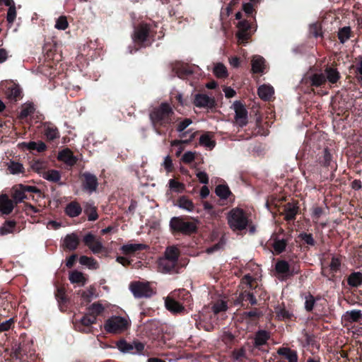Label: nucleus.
<instances>
[{
  "instance_id": "nucleus-1",
  "label": "nucleus",
  "mask_w": 362,
  "mask_h": 362,
  "mask_svg": "<svg viewBox=\"0 0 362 362\" xmlns=\"http://www.w3.org/2000/svg\"><path fill=\"white\" fill-rule=\"evenodd\" d=\"M149 117L154 125L167 127L174 122L175 112L170 103L163 102L159 106L153 108Z\"/></svg>"
},
{
  "instance_id": "nucleus-2",
  "label": "nucleus",
  "mask_w": 362,
  "mask_h": 362,
  "mask_svg": "<svg viewBox=\"0 0 362 362\" xmlns=\"http://www.w3.org/2000/svg\"><path fill=\"white\" fill-rule=\"evenodd\" d=\"M228 223L233 230H243L248 225V218L244 211L239 208L231 209L227 216Z\"/></svg>"
},
{
  "instance_id": "nucleus-3",
  "label": "nucleus",
  "mask_w": 362,
  "mask_h": 362,
  "mask_svg": "<svg viewBox=\"0 0 362 362\" xmlns=\"http://www.w3.org/2000/svg\"><path fill=\"white\" fill-rule=\"evenodd\" d=\"M130 326L129 320L121 316H112L104 325L105 330L108 333L119 334L127 330Z\"/></svg>"
},
{
  "instance_id": "nucleus-4",
  "label": "nucleus",
  "mask_w": 362,
  "mask_h": 362,
  "mask_svg": "<svg viewBox=\"0 0 362 362\" xmlns=\"http://www.w3.org/2000/svg\"><path fill=\"white\" fill-rule=\"evenodd\" d=\"M170 226L173 231L183 234H190L197 229V226L194 223L185 221L180 217L172 218L170 221Z\"/></svg>"
},
{
  "instance_id": "nucleus-5",
  "label": "nucleus",
  "mask_w": 362,
  "mask_h": 362,
  "mask_svg": "<svg viewBox=\"0 0 362 362\" xmlns=\"http://www.w3.org/2000/svg\"><path fill=\"white\" fill-rule=\"evenodd\" d=\"M117 348L123 354H139L144 349V344L138 341L131 342L120 339L116 344Z\"/></svg>"
},
{
  "instance_id": "nucleus-6",
  "label": "nucleus",
  "mask_w": 362,
  "mask_h": 362,
  "mask_svg": "<svg viewBox=\"0 0 362 362\" xmlns=\"http://www.w3.org/2000/svg\"><path fill=\"white\" fill-rule=\"evenodd\" d=\"M275 269L283 278H288L299 273V268L296 264L291 265L285 260L276 263Z\"/></svg>"
},
{
  "instance_id": "nucleus-7",
  "label": "nucleus",
  "mask_w": 362,
  "mask_h": 362,
  "mask_svg": "<svg viewBox=\"0 0 362 362\" xmlns=\"http://www.w3.org/2000/svg\"><path fill=\"white\" fill-rule=\"evenodd\" d=\"M130 290L136 298L151 297L153 291L148 283L134 282L130 284Z\"/></svg>"
},
{
  "instance_id": "nucleus-8",
  "label": "nucleus",
  "mask_w": 362,
  "mask_h": 362,
  "mask_svg": "<svg viewBox=\"0 0 362 362\" xmlns=\"http://www.w3.org/2000/svg\"><path fill=\"white\" fill-rule=\"evenodd\" d=\"M83 243L94 254L100 253L104 248L101 239L90 233L83 237Z\"/></svg>"
},
{
  "instance_id": "nucleus-9",
  "label": "nucleus",
  "mask_w": 362,
  "mask_h": 362,
  "mask_svg": "<svg viewBox=\"0 0 362 362\" xmlns=\"http://www.w3.org/2000/svg\"><path fill=\"white\" fill-rule=\"evenodd\" d=\"M235 119L239 126H245L247 123V112L245 107L240 102L234 103Z\"/></svg>"
},
{
  "instance_id": "nucleus-10",
  "label": "nucleus",
  "mask_w": 362,
  "mask_h": 362,
  "mask_svg": "<svg viewBox=\"0 0 362 362\" xmlns=\"http://www.w3.org/2000/svg\"><path fill=\"white\" fill-rule=\"evenodd\" d=\"M149 33V27L147 24L140 25L134 31L133 40L135 42H144Z\"/></svg>"
},
{
  "instance_id": "nucleus-11",
  "label": "nucleus",
  "mask_w": 362,
  "mask_h": 362,
  "mask_svg": "<svg viewBox=\"0 0 362 362\" xmlns=\"http://www.w3.org/2000/svg\"><path fill=\"white\" fill-rule=\"evenodd\" d=\"M18 146L23 150L36 151L39 153L45 151L47 148L45 144L42 141L22 142L18 144Z\"/></svg>"
},
{
  "instance_id": "nucleus-12",
  "label": "nucleus",
  "mask_w": 362,
  "mask_h": 362,
  "mask_svg": "<svg viewBox=\"0 0 362 362\" xmlns=\"http://www.w3.org/2000/svg\"><path fill=\"white\" fill-rule=\"evenodd\" d=\"M15 204L6 194L0 195V212L2 214H10L14 209Z\"/></svg>"
},
{
  "instance_id": "nucleus-13",
  "label": "nucleus",
  "mask_w": 362,
  "mask_h": 362,
  "mask_svg": "<svg viewBox=\"0 0 362 362\" xmlns=\"http://www.w3.org/2000/svg\"><path fill=\"white\" fill-rule=\"evenodd\" d=\"M174 294L168 296L165 298V306L168 310L173 313H182L185 308L173 298Z\"/></svg>"
},
{
  "instance_id": "nucleus-14",
  "label": "nucleus",
  "mask_w": 362,
  "mask_h": 362,
  "mask_svg": "<svg viewBox=\"0 0 362 362\" xmlns=\"http://www.w3.org/2000/svg\"><path fill=\"white\" fill-rule=\"evenodd\" d=\"M214 99L206 94H197L194 103L198 107H211L214 105Z\"/></svg>"
},
{
  "instance_id": "nucleus-15",
  "label": "nucleus",
  "mask_w": 362,
  "mask_h": 362,
  "mask_svg": "<svg viewBox=\"0 0 362 362\" xmlns=\"http://www.w3.org/2000/svg\"><path fill=\"white\" fill-rule=\"evenodd\" d=\"M177 264L176 262L160 257L158 261V269L163 274L171 273L175 271Z\"/></svg>"
},
{
  "instance_id": "nucleus-16",
  "label": "nucleus",
  "mask_w": 362,
  "mask_h": 362,
  "mask_svg": "<svg viewBox=\"0 0 362 362\" xmlns=\"http://www.w3.org/2000/svg\"><path fill=\"white\" fill-rule=\"evenodd\" d=\"M79 244V238L76 233H70L65 236L63 240V247L69 250H74Z\"/></svg>"
},
{
  "instance_id": "nucleus-17",
  "label": "nucleus",
  "mask_w": 362,
  "mask_h": 362,
  "mask_svg": "<svg viewBox=\"0 0 362 362\" xmlns=\"http://www.w3.org/2000/svg\"><path fill=\"white\" fill-rule=\"evenodd\" d=\"M83 176L85 178L84 188L90 193L95 191L98 187L97 177L89 173H83Z\"/></svg>"
},
{
  "instance_id": "nucleus-18",
  "label": "nucleus",
  "mask_w": 362,
  "mask_h": 362,
  "mask_svg": "<svg viewBox=\"0 0 362 362\" xmlns=\"http://www.w3.org/2000/svg\"><path fill=\"white\" fill-rule=\"evenodd\" d=\"M57 158L70 166L74 165L77 160L76 158L74 156L73 153L68 148L60 151L58 154Z\"/></svg>"
},
{
  "instance_id": "nucleus-19",
  "label": "nucleus",
  "mask_w": 362,
  "mask_h": 362,
  "mask_svg": "<svg viewBox=\"0 0 362 362\" xmlns=\"http://www.w3.org/2000/svg\"><path fill=\"white\" fill-rule=\"evenodd\" d=\"M48 163L43 160H35L30 163V168L41 177L48 169Z\"/></svg>"
},
{
  "instance_id": "nucleus-20",
  "label": "nucleus",
  "mask_w": 362,
  "mask_h": 362,
  "mask_svg": "<svg viewBox=\"0 0 362 362\" xmlns=\"http://www.w3.org/2000/svg\"><path fill=\"white\" fill-rule=\"evenodd\" d=\"M179 255V249L175 245H171L166 247L162 258L177 263Z\"/></svg>"
},
{
  "instance_id": "nucleus-21",
  "label": "nucleus",
  "mask_w": 362,
  "mask_h": 362,
  "mask_svg": "<svg viewBox=\"0 0 362 362\" xmlns=\"http://www.w3.org/2000/svg\"><path fill=\"white\" fill-rule=\"evenodd\" d=\"M257 93L260 98L264 100H269L273 96L274 90L272 86L264 84L259 87Z\"/></svg>"
},
{
  "instance_id": "nucleus-22",
  "label": "nucleus",
  "mask_w": 362,
  "mask_h": 362,
  "mask_svg": "<svg viewBox=\"0 0 362 362\" xmlns=\"http://www.w3.org/2000/svg\"><path fill=\"white\" fill-rule=\"evenodd\" d=\"M177 206L188 212H192L195 209L192 201L185 196L180 197L177 199Z\"/></svg>"
},
{
  "instance_id": "nucleus-23",
  "label": "nucleus",
  "mask_w": 362,
  "mask_h": 362,
  "mask_svg": "<svg viewBox=\"0 0 362 362\" xmlns=\"http://www.w3.org/2000/svg\"><path fill=\"white\" fill-rule=\"evenodd\" d=\"M278 354L284 356L288 362H298V355L296 351L289 348H280L277 351Z\"/></svg>"
},
{
  "instance_id": "nucleus-24",
  "label": "nucleus",
  "mask_w": 362,
  "mask_h": 362,
  "mask_svg": "<svg viewBox=\"0 0 362 362\" xmlns=\"http://www.w3.org/2000/svg\"><path fill=\"white\" fill-rule=\"evenodd\" d=\"M264 59L259 55L253 57L252 59V70L254 73L263 72L264 69Z\"/></svg>"
},
{
  "instance_id": "nucleus-25",
  "label": "nucleus",
  "mask_w": 362,
  "mask_h": 362,
  "mask_svg": "<svg viewBox=\"0 0 362 362\" xmlns=\"http://www.w3.org/2000/svg\"><path fill=\"white\" fill-rule=\"evenodd\" d=\"M12 199L15 204L22 202L25 199L27 198L25 193L23 189L19 188V185L14 186L12 188Z\"/></svg>"
},
{
  "instance_id": "nucleus-26",
  "label": "nucleus",
  "mask_w": 362,
  "mask_h": 362,
  "mask_svg": "<svg viewBox=\"0 0 362 362\" xmlns=\"http://www.w3.org/2000/svg\"><path fill=\"white\" fill-rule=\"evenodd\" d=\"M146 247L145 245L139 243H129L124 245L121 250L125 255H131L136 251L142 250Z\"/></svg>"
},
{
  "instance_id": "nucleus-27",
  "label": "nucleus",
  "mask_w": 362,
  "mask_h": 362,
  "mask_svg": "<svg viewBox=\"0 0 362 362\" xmlns=\"http://www.w3.org/2000/svg\"><path fill=\"white\" fill-rule=\"evenodd\" d=\"M45 135L48 140L53 141L59 137V132L55 126L46 124L45 125Z\"/></svg>"
},
{
  "instance_id": "nucleus-28",
  "label": "nucleus",
  "mask_w": 362,
  "mask_h": 362,
  "mask_svg": "<svg viewBox=\"0 0 362 362\" xmlns=\"http://www.w3.org/2000/svg\"><path fill=\"white\" fill-rule=\"evenodd\" d=\"M82 209L80 204L73 202L69 204L65 209L66 214L70 217H76L81 213Z\"/></svg>"
},
{
  "instance_id": "nucleus-29",
  "label": "nucleus",
  "mask_w": 362,
  "mask_h": 362,
  "mask_svg": "<svg viewBox=\"0 0 362 362\" xmlns=\"http://www.w3.org/2000/svg\"><path fill=\"white\" fill-rule=\"evenodd\" d=\"M213 73L218 78H226L228 76L226 66L220 62L214 64Z\"/></svg>"
},
{
  "instance_id": "nucleus-30",
  "label": "nucleus",
  "mask_w": 362,
  "mask_h": 362,
  "mask_svg": "<svg viewBox=\"0 0 362 362\" xmlns=\"http://www.w3.org/2000/svg\"><path fill=\"white\" fill-rule=\"evenodd\" d=\"M325 76L326 81H328L331 83H335L339 78V71L334 68L327 67L325 71Z\"/></svg>"
},
{
  "instance_id": "nucleus-31",
  "label": "nucleus",
  "mask_w": 362,
  "mask_h": 362,
  "mask_svg": "<svg viewBox=\"0 0 362 362\" xmlns=\"http://www.w3.org/2000/svg\"><path fill=\"white\" fill-rule=\"evenodd\" d=\"M348 284L352 287H357L362 284V273L353 272L348 277Z\"/></svg>"
},
{
  "instance_id": "nucleus-32",
  "label": "nucleus",
  "mask_w": 362,
  "mask_h": 362,
  "mask_svg": "<svg viewBox=\"0 0 362 362\" xmlns=\"http://www.w3.org/2000/svg\"><path fill=\"white\" fill-rule=\"evenodd\" d=\"M42 177L49 182H57L61 179V174L57 170H47Z\"/></svg>"
},
{
  "instance_id": "nucleus-33",
  "label": "nucleus",
  "mask_w": 362,
  "mask_h": 362,
  "mask_svg": "<svg viewBox=\"0 0 362 362\" xmlns=\"http://www.w3.org/2000/svg\"><path fill=\"white\" fill-rule=\"evenodd\" d=\"M84 213L88 216V219L90 221H95L98 217L96 207L90 203L85 205Z\"/></svg>"
},
{
  "instance_id": "nucleus-34",
  "label": "nucleus",
  "mask_w": 362,
  "mask_h": 362,
  "mask_svg": "<svg viewBox=\"0 0 362 362\" xmlns=\"http://www.w3.org/2000/svg\"><path fill=\"white\" fill-rule=\"evenodd\" d=\"M8 170L12 175L24 173L25 171L23 164L16 161H10L8 163Z\"/></svg>"
},
{
  "instance_id": "nucleus-35",
  "label": "nucleus",
  "mask_w": 362,
  "mask_h": 362,
  "mask_svg": "<svg viewBox=\"0 0 362 362\" xmlns=\"http://www.w3.org/2000/svg\"><path fill=\"white\" fill-rule=\"evenodd\" d=\"M69 281L72 284H81L82 285H84L86 279L83 273L78 271H74L69 274Z\"/></svg>"
},
{
  "instance_id": "nucleus-36",
  "label": "nucleus",
  "mask_w": 362,
  "mask_h": 362,
  "mask_svg": "<svg viewBox=\"0 0 362 362\" xmlns=\"http://www.w3.org/2000/svg\"><path fill=\"white\" fill-rule=\"evenodd\" d=\"M16 223L14 221H7L0 227V235H5L13 232Z\"/></svg>"
},
{
  "instance_id": "nucleus-37",
  "label": "nucleus",
  "mask_w": 362,
  "mask_h": 362,
  "mask_svg": "<svg viewBox=\"0 0 362 362\" xmlns=\"http://www.w3.org/2000/svg\"><path fill=\"white\" fill-rule=\"evenodd\" d=\"M97 297L96 289L93 286H90L81 293V298L86 302H90Z\"/></svg>"
},
{
  "instance_id": "nucleus-38",
  "label": "nucleus",
  "mask_w": 362,
  "mask_h": 362,
  "mask_svg": "<svg viewBox=\"0 0 362 362\" xmlns=\"http://www.w3.org/2000/svg\"><path fill=\"white\" fill-rule=\"evenodd\" d=\"M269 333L266 331H259L255 338V344L257 346H262L266 344L269 339Z\"/></svg>"
},
{
  "instance_id": "nucleus-39",
  "label": "nucleus",
  "mask_w": 362,
  "mask_h": 362,
  "mask_svg": "<svg viewBox=\"0 0 362 362\" xmlns=\"http://www.w3.org/2000/svg\"><path fill=\"white\" fill-rule=\"evenodd\" d=\"M79 262L81 264L86 265L91 269H96L98 268L97 262L92 257L81 256L79 259Z\"/></svg>"
},
{
  "instance_id": "nucleus-40",
  "label": "nucleus",
  "mask_w": 362,
  "mask_h": 362,
  "mask_svg": "<svg viewBox=\"0 0 362 362\" xmlns=\"http://www.w3.org/2000/svg\"><path fill=\"white\" fill-rule=\"evenodd\" d=\"M215 192L222 199H226L230 194L228 187L223 185H218L216 187Z\"/></svg>"
},
{
  "instance_id": "nucleus-41",
  "label": "nucleus",
  "mask_w": 362,
  "mask_h": 362,
  "mask_svg": "<svg viewBox=\"0 0 362 362\" xmlns=\"http://www.w3.org/2000/svg\"><path fill=\"white\" fill-rule=\"evenodd\" d=\"M199 144L209 149H212L215 146V141L208 134H203L199 138Z\"/></svg>"
},
{
  "instance_id": "nucleus-42",
  "label": "nucleus",
  "mask_w": 362,
  "mask_h": 362,
  "mask_svg": "<svg viewBox=\"0 0 362 362\" xmlns=\"http://www.w3.org/2000/svg\"><path fill=\"white\" fill-rule=\"evenodd\" d=\"M192 123V121L191 119L186 118L178 124L177 127V131L178 132L181 133L180 136L185 137L187 136V134L188 133V132H184V130L187 127H188Z\"/></svg>"
},
{
  "instance_id": "nucleus-43",
  "label": "nucleus",
  "mask_w": 362,
  "mask_h": 362,
  "mask_svg": "<svg viewBox=\"0 0 362 362\" xmlns=\"http://www.w3.org/2000/svg\"><path fill=\"white\" fill-rule=\"evenodd\" d=\"M35 111L34 105L31 103L25 104L20 112V118L23 119L33 114Z\"/></svg>"
},
{
  "instance_id": "nucleus-44",
  "label": "nucleus",
  "mask_w": 362,
  "mask_h": 362,
  "mask_svg": "<svg viewBox=\"0 0 362 362\" xmlns=\"http://www.w3.org/2000/svg\"><path fill=\"white\" fill-rule=\"evenodd\" d=\"M104 310V306L100 303H94L88 308L89 313L91 315H94L95 317L101 314Z\"/></svg>"
},
{
  "instance_id": "nucleus-45",
  "label": "nucleus",
  "mask_w": 362,
  "mask_h": 362,
  "mask_svg": "<svg viewBox=\"0 0 362 362\" xmlns=\"http://www.w3.org/2000/svg\"><path fill=\"white\" fill-rule=\"evenodd\" d=\"M272 246L275 252L279 254L285 250L286 241L284 239H274Z\"/></svg>"
},
{
  "instance_id": "nucleus-46",
  "label": "nucleus",
  "mask_w": 362,
  "mask_h": 362,
  "mask_svg": "<svg viewBox=\"0 0 362 362\" xmlns=\"http://www.w3.org/2000/svg\"><path fill=\"white\" fill-rule=\"evenodd\" d=\"M310 80L313 86H320L325 83L326 78L323 74H316L312 76Z\"/></svg>"
},
{
  "instance_id": "nucleus-47",
  "label": "nucleus",
  "mask_w": 362,
  "mask_h": 362,
  "mask_svg": "<svg viewBox=\"0 0 362 362\" xmlns=\"http://www.w3.org/2000/svg\"><path fill=\"white\" fill-rule=\"evenodd\" d=\"M345 317L350 322H357L361 317V312L358 310H352L346 313Z\"/></svg>"
},
{
  "instance_id": "nucleus-48",
  "label": "nucleus",
  "mask_w": 362,
  "mask_h": 362,
  "mask_svg": "<svg viewBox=\"0 0 362 362\" xmlns=\"http://www.w3.org/2000/svg\"><path fill=\"white\" fill-rule=\"evenodd\" d=\"M81 323L84 325L89 327L91 325L95 323L96 317L94 315H91L90 313L84 315L81 320Z\"/></svg>"
},
{
  "instance_id": "nucleus-49",
  "label": "nucleus",
  "mask_w": 362,
  "mask_h": 362,
  "mask_svg": "<svg viewBox=\"0 0 362 362\" xmlns=\"http://www.w3.org/2000/svg\"><path fill=\"white\" fill-rule=\"evenodd\" d=\"M68 25L69 23L66 17L62 16L57 19L54 27L57 30H64L68 28Z\"/></svg>"
},
{
  "instance_id": "nucleus-50",
  "label": "nucleus",
  "mask_w": 362,
  "mask_h": 362,
  "mask_svg": "<svg viewBox=\"0 0 362 362\" xmlns=\"http://www.w3.org/2000/svg\"><path fill=\"white\" fill-rule=\"evenodd\" d=\"M350 32L349 27H344L339 31L338 37L341 42L344 43L349 38Z\"/></svg>"
},
{
  "instance_id": "nucleus-51",
  "label": "nucleus",
  "mask_w": 362,
  "mask_h": 362,
  "mask_svg": "<svg viewBox=\"0 0 362 362\" xmlns=\"http://www.w3.org/2000/svg\"><path fill=\"white\" fill-rule=\"evenodd\" d=\"M276 317L279 320L289 319L292 316V313L285 308H276Z\"/></svg>"
},
{
  "instance_id": "nucleus-52",
  "label": "nucleus",
  "mask_w": 362,
  "mask_h": 362,
  "mask_svg": "<svg viewBox=\"0 0 362 362\" xmlns=\"http://www.w3.org/2000/svg\"><path fill=\"white\" fill-rule=\"evenodd\" d=\"M297 213L296 208L293 206H288L284 212L285 218L288 221L292 220L295 218Z\"/></svg>"
},
{
  "instance_id": "nucleus-53",
  "label": "nucleus",
  "mask_w": 362,
  "mask_h": 362,
  "mask_svg": "<svg viewBox=\"0 0 362 362\" xmlns=\"http://www.w3.org/2000/svg\"><path fill=\"white\" fill-rule=\"evenodd\" d=\"M227 308H228L227 304L223 300H220V301L217 302L212 307L213 312L215 314H218L221 312L226 311L227 310Z\"/></svg>"
},
{
  "instance_id": "nucleus-54",
  "label": "nucleus",
  "mask_w": 362,
  "mask_h": 362,
  "mask_svg": "<svg viewBox=\"0 0 362 362\" xmlns=\"http://www.w3.org/2000/svg\"><path fill=\"white\" fill-rule=\"evenodd\" d=\"M169 187L171 189L180 192L184 190V185L173 180L171 179L169 180Z\"/></svg>"
},
{
  "instance_id": "nucleus-55",
  "label": "nucleus",
  "mask_w": 362,
  "mask_h": 362,
  "mask_svg": "<svg viewBox=\"0 0 362 362\" xmlns=\"http://www.w3.org/2000/svg\"><path fill=\"white\" fill-rule=\"evenodd\" d=\"M16 6H12L11 8H8L7 15H6V21L11 25L13 23L16 18Z\"/></svg>"
},
{
  "instance_id": "nucleus-56",
  "label": "nucleus",
  "mask_w": 362,
  "mask_h": 362,
  "mask_svg": "<svg viewBox=\"0 0 362 362\" xmlns=\"http://www.w3.org/2000/svg\"><path fill=\"white\" fill-rule=\"evenodd\" d=\"M162 165L164 167L167 173H170L173 170V160L169 156L164 158Z\"/></svg>"
},
{
  "instance_id": "nucleus-57",
  "label": "nucleus",
  "mask_w": 362,
  "mask_h": 362,
  "mask_svg": "<svg viewBox=\"0 0 362 362\" xmlns=\"http://www.w3.org/2000/svg\"><path fill=\"white\" fill-rule=\"evenodd\" d=\"M19 188L23 189V190L24 191L25 193V192H33V193L38 194L39 195H40V194H41V191L37 187H36L35 186H29V185H25L23 184H20Z\"/></svg>"
},
{
  "instance_id": "nucleus-58",
  "label": "nucleus",
  "mask_w": 362,
  "mask_h": 362,
  "mask_svg": "<svg viewBox=\"0 0 362 362\" xmlns=\"http://www.w3.org/2000/svg\"><path fill=\"white\" fill-rule=\"evenodd\" d=\"M194 158H195V153L194 152L187 151L183 154V156L182 157V160L184 163H189L192 162L194 160Z\"/></svg>"
},
{
  "instance_id": "nucleus-59",
  "label": "nucleus",
  "mask_w": 362,
  "mask_h": 362,
  "mask_svg": "<svg viewBox=\"0 0 362 362\" xmlns=\"http://www.w3.org/2000/svg\"><path fill=\"white\" fill-rule=\"evenodd\" d=\"M13 320L10 318L4 322H0V332H5L11 329L13 325Z\"/></svg>"
},
{
  "instance_id": "nucleus-60",
  "label": "nucleus",
  "mask_w": 362,
  "mask_h": 362,
  "mask_svg": "<svg viewBox=\"0 0 362 362\" xmlns=\"http://www.w3.org/2000/svg\"><path fill=\"white\" fill-rule=\"evenodd\" d=\"M21 89L18 86H13L10 88L8 97L12 99H17L21 95Z\"/></svg>"
},
{
  "instance_id": "nucleus-61",
  "label": "nucleus",
  "mask_w": 362,
  "mask_h": 362,
  "mask_svg": "<svg viewBox=\"0 0 362 362\" xmlns=\"http://www.w3.org/2000/svg\"><path fill=\"white\" fill-rule=\"evenodd\" d=\"M341 266V262L338 258L333 257L330 263V269L333 272H337Z\"/></svg>"
},
{
  "instance_id": "nucleus-62",
  "label": "nucleus",
  "mask_w": 362,
  "mask_h": 362,
  "mask_svg": "<svg viewBox=\"0 0 362 362\" xmlns=\"http://www.w3.org/2000/svg\"><path fill=\"white\" fill-rule=\"evenodd\" d=\"M196 175L201 183L206 185L209 182V177L205 172L199 171L197 173Z\"/></svg>"
},
{
  "instance_id": "nucleus-63",
  "label": "nucleus",
  "mask_w": 362,
  "mask_h": 362,
  "mask_svg": "<svg viewBox=\"0 0 362 362\" xmlns=\"http://www.w3.org/2000/svg\"><path fill=\"white\" fill-rule=\"evenodd\" d=\"M237 37L239 41L244 42L249 39L250 35L247 33V30H238L237 33Z\"/></svg>"
},
{
  "instance_id": "nucleus-64",
  "label": "nucleus",
  "mask_w": 362,
  "mask_h": 362,
  "mask_svg": "<svg viewBox=\"0 0 362 362\" xmlns=\"http://www.w3.org/2000/svg\"><path fill=\"white\" fill-rule=\"evenodd\" d=\"M315 304V300L312 296H310L306 298L305 302V308L308 311H310L313 310Z\"/></svg>"
}]
</instances>
